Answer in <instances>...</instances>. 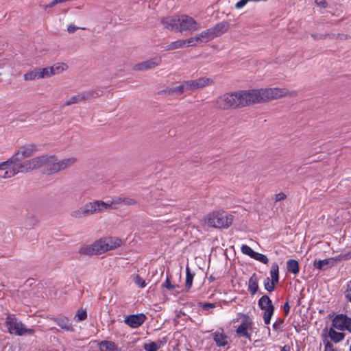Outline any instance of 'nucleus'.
<instances>
[{"mask_svg": "<svg viewBox=\"0 0 351 351\" xmlns=\"http://www.w3.org/2000/svg\"><path fill=\"white\" fill-rule=\"evenodd\" d=\"M270 275L271 278V280L278 284L279 281V267L276 263H274L271 265Z\"/></svg>", "mask_w": 351, "mask_h": 351, "instance_id": "33", "label": "nucleus"}, {"mask_svg": "<svg viewBox=\"0 0 351 351\" xmlns=\"http://www.w3.org/2000/svg\"><path fill=\"white\" fill-rule=\"evenodd\" d=\"M161 23L165 28L179 32V16L163 17Z\"/></svg>", "mask_w": 351, "mask_h": 351, "instance_id": "17", "label": "nucleus"}, {"mask_svg": "<svg viewBox=\"0 0 351 351\" xmlns=\"http://www.w3.org/2000/svg\"><path fill=\"white\" fill-rule=\"evenodd\" d=\"M197 36L198 38H199V41L202 43H206L215 38L211 28L207 29L202 32L200 34H197Z\"/></svg>", "mask_w": 351, "mask_h": 351, "instance_id": "31", "label": "nucleus"}, {"mask_svg": "<svg viewBox=\"0 0 351 351\" xmlns=\"http://www.w3.org/2000/svg\"><path fill=\"white\" fill-rule=\"evenodd\" d=\"M38 69L40 78H46L53 75V72L51 71L53 69V68L45 67L38 68Z\"/></svg>", "mask_w": 351, "mask_h": 351, "instance_id": "38", "label": "nucleus"}, {"mask_svg": "<svg viewBox=\"0 0 351 351\" xmlns=\"http://www.w3.org/2000/svg\"><path fill=\"white\" fill-rule=\"evenodd\" d=\"M324 351H335L333 348V345L329 341H327L325 343Z\"/></svg>", "mask_w": 351, "mask_h": 351, "instance_id": "59", "label": "nucleus"}, {"mask_svg": "<svg viewBox=\"0 0 351 351\" xmlns=\"http://www.w3.org/2000/svg\"><path fill=\"white\" fill-rule=\"evenodd\" d=\"M56 5H57V3L56 2V0H53L45 6V9L51 8L55 6Z\"/></svg>", "mask_w": 351, "mask_h": 351, "instance_id": "62", "label": "nucleus"}, {"mask_svg": "<svg viewBox=\"0 0 351 351\" xmlns=\"http://www.w3.org/2000/svg\"><path fill=\"white\" fill-rule=\"evenodd\" d=\"M5 324L8 332L15 335L22 336L25 334L32 335L34 332V329L26 328L25 326L21 321H19L12 315L7 317Z\"/></svg>", "mask_w": 351, "mask_h": 351, "instance_id": "4", "label": "nucleus"}, {"mask_svg": "<svg viewBox=\"0 0 351 351\" xmlns=\"http://www.w3.org/2000/svg\"><path fill=\"white\" fill-rule=\"evenodd\" d=\"M183 47H184L183 40H178L172 42L169 45H168L165 47V50H167V51L173 50V49H179V48H181Z\"/></svg>", "mask_w": 351, "mask_h": 351, "instance_id": "36", "label": "nucleus"}, {"mask_svg": "<svg viewBox=\"0 0 351 351\" xmlns=\"http://www.w3.org/2000/svg\"><path fill=\"white\" fill-rule=\"evenodd\" d=\"M276 285L277 284L271 280L269 277H267L264 280L265 289L269 292L273 291Z\"/></svg>", "mask_w": 351, "mask_h": 351, "instance_id": "39", "label": "nucleus"}, {"mask_svg": "<svg viewBox=\"0 0 351 351\" xmlns=\"http://www.w3.org/2000/svg\"><path fill=\"white\" fill-rule=\"evenodd\" d=\"M38 79H40L38 68H36L24 75L25 80H35Z\"/></svg>", "mask_w": 351, "mask_h": 351, "instance_id": "34", "label": "nucleus"}, {"mask_svg": "<svg viewBox=\"0 0 351 351\" xmlns=\"http://www.w3.org/2000/svg\"><path fill=\"white\" fill-rule=\"evenodd\" d=\"M79 253L88 256L103 254L101 245L100 244L99 239L90 245L82 246L79 250Z\"/></svg>", "mask_w": 351, "mask_h": 351, "instance_id": "12", "label": "nucleus"}, {"mask_svg": "<svg viewBox=\"0 0 351 351\" xmlns=\"http://www.w3.org/2000/svg\"><path fill=\"white\" fill-rule=\"evenodd\" d=\"M123 204L125 206H134L138 204V202L132 197H118L113 199L110 204Z\"/></svg>", "mask_w": 351, "mask_h": 351, "instance_id": "22", "label": "nucleus"}, {"mask_svg": "<svg viewBox=\"0 0 351 351\" xmlns=\"http://www.w3.org/2000/svg\"><path fill=\"white\" fill-rule=\"evenodd\" d=\"M64 66H65V64H54L53 66H51L50 68L53 69V70H51V71L53 72V75L59 73L60 72L63 71Z\"/></svg>", "mask_w": 351, "mask_h": 351, "instance_id": "49", "label": "nucleus"}, {"mask_svg": "<svg viewBox=\"0 0 351 351\" xmlns=\"http://www.w3.org/2000/svg\"><path fill=\"white\" fill-rule=\"evenodd\" d=\"M13 167L12 168V169H10V170H6L3 174V176H2V178H11L12 176H14V175H16V173H18V171H16V168L15 167L14 165H12Z\"/></svg>", "mask_w": 351, "mask_h": 351, "instance_id": "47", "label": "nucleus"}, {"mask_svg": "<svg viewBox=\"0 0 351 351\" xmlns=\"http://www.w3.org/2000/svg\"><path fill=\"white\" fill-rule=\"evenodd\" d=\"M249 1H251V0H240L235 4V8L237 9H241L243 8Z\"/></svg>", "mask_w": 351, "mask_h": 351, "instance_id": "53", "label": "nucleus"}, {"mask_svg": "<svg viewBox=\"0 0 351 351\" xmlns=\"http://www.w3.org/2000/svg\"><path fill=\"white\" fill-rule=\"evenodd\" d=\"M283 311H284V313L285 314V315H287L289 313V311H290V306L289 304V302H286L285 304H284V306H283Z\"/></svg>", "mask_w": 351, "mask_h": 351, "instance_id": "61", "label": "nucleus"}, {"mask_svg": "<svg viewBox=\"0 0 351 351\" xmlns=\"http://www.w3.org/2000/svg\"><path fill=\"white\" fill-rule=\"evenodd\" d=\"M228 337L223 332L222 328H219L213 333V339L219 347L225 346L228 343Z\"/></svg>", "mask_w": 351, "mask_h": 351, "instance_id": "19", "label": "nucleus"}, {"mask_svg": "<svg viewBox=\"0 0 351 351\" xmlns=\"http://www.w3.org/2000/svg\"><path fill=\"white\" fill-rule=\"evenodd\" d=\"M234 217L225 211H215L208 214L207 223L215 228H228L233 222Z\"/></svg>", "mask_w": 351, "mask_h": 351, "instance_id": "3", "label": "nucleus"}, {"mask_svg": "<svg viewBox=\"0 0 351 351\" xmlns=\"http://www.w3.org/2000/svg\"><path fill=\"white\" fill-rule=\"evenodd\" d=\"M230 27V24L227 21H222L210 27L213 35L215 37L219 36L226 32Z\"/></svg>", "mask_w": 351, "mask_h": 351, "instance_id": "21", "label": "nucleus"}, {"mask_svg": "<svg viewBox=\"0 0 351 351\" xmlns=\"http://www.w3.org/2000/svg\"><path fill=\"white\" fill-rule=\"evenodd\" d=\"M198 306L204 311H210L215 308V304L210 302H199Z\"/></svg>", "mask_w": 351, "mask_h": 351, "instance_id": "46", "label": "nucleus"}, {"mask_svg": "<svg viewBox=\"0 0 351 351\" xmlns=\"http://www.w3.org/2000/svg\"><path fill=\"white\" fill-rule=\"evenodd\" d=\"M78 29H80L79 27H77L75 25L71 24V25L68 26L67 31H68L69 33L73 34V33H74ZM80 29H84V28H81V27H80Z\"/></svg>", "mask_w": 351, "mask_h": 351, "instance_id": "57", "label": "nucleus"}, {"mask_svg": "<svg viewBox=\"0 0 351 351\" xmlns=\"http://www.w3.org/2000/svg\"><path fill=\"white\" fill-rule=\"evenodd\" d=\"M86 317H87V313H86V311L84 310V309L79 311L75 316V319L77 321H80V322L85 320L86 319Z\"/></svg>", "mask_w": 351, "mask_h": 351, "instance_id": "45", "label": "nucleus"}, {"mask_svg": "<svg viewBox=\"0 0 351 351\" xmlns=\"http://www.w3.org/2000/svg\"><path fill=\"white\" fill-rule=\"evenodd\" d=\"M182 93H184V91H183V87L182 86V84H180L178 86L168 88L167 89H165V90H160V92H158V94H165L168 96H171L173 95H180Z\"/></svg>", "mask_w": 351, "mask_h": 351, "instance_id": "27", "label": "nucleus"}, {"mask_svg": "<svg viewBox=\"0 0 351 351\" xmlns=\"http://www.w3.org/2000/svg\"><path fill=\"white\" fill-rule=\"evenodd\" d=\"M345 297L351 295V280L346 284V290L344 291Z\"/></svg>", "mask_w": 351, "mask_h": 351, "instance_id": "54", "label": "nucleus"}, {"mask_svg": "<svg viewBox=\"0 0 351 351\" xmlns=\"http://www.w3.org/2000/svg\"><path fill=\"white\" fill-rule=\"evenodd\" d=\"M258 278L256 273H254L248 282V291L252 295H254L258 289Z\"/></svg>", "mask_w": 351, "mask_h": 351, "instance_id": "26", "label": "nucleus"}, {"mask_svg": "<svg viewBox=\"0 0 351 351\" xmlns=\"http://www.w3.org/2000/svg\"><path fill=\"white\" fill-rule=\"evenodd\" d=\"M51 319L60 328L66 332H73L74 328L70 319L65 316H58L51 317Z\"/></svg>", "mask_w": 351, "mask_h": 351, "instance_id": "15", "label": "nucleus"}, {"mask_svg": "<svg viewBox=\"0 0 351 351\" xmlns=\"http://www.w3.org/2000/svg\"><path fill=\"white\" fill-rule=\"evenodd\" d=\"M258 305L261 310H263L264 312H267V310H269L270 307L275 310L274 306L272 304V302L269 297L267 295H263L258 301Z\"/></svg>", "mask_w": 351, "mask_h": 351, "instance_id": "23", "label": "nucleus"}, {"mask_svg": "<svg viewBox=\"0 0 351 351\" xmlns=\"http://www.w3.org/2000/svg\"><path fill=\"white\" fill-rule=\"evenodd\" d=\"M36 146L34 144H28L21 146L17 152H16L10 158L11 163L20 162L26 158L33 156L36 152Z\"/></svg>", "mask_w": 351, "mask_h": 351, "instance_id": "6", "label": "nucleus"}, {"mask_svg": "<svg viewBox=\"0 0 351 351\" xmlns=\"http://www.w3.org/2000/svg\"><path fill=\"white\" fill-rule=\"evenodd\" d=\"M143 348L146 351H157L160 348V346H158L156 342H151L144 344Z\"/></svg>", "mask_w": 351, "mask_h": 351, "instance_id": "42", "label": "nucleus"}, {"mask_svg": "<svg viewBox=\"0 0 351 351\" xmlns=\"http://www.w3.org/2000/svg\"><path fill=\"white\" fill-rule=\"evenodd\" d=\"M99 346L101 351H115L117 349L114 342L106 340L100 341Z\"/></svg>", "mask_w": 351, "mask_h": 351, "instance_id": "30", "label": "nucleus"}, {"mask_svg": "<svg viewBox=\"0 0 351 351\" xmlns=\"http://www.w3.org/2000/svg\"><path fill=\"white\" fill-rule=\"evenodd\" d=\"M199 28V24L192 17L188 15L179 16V32H195Z\"/></svg>", "mask_w": 351, "mask_h": 351, "instance_id": "9", "label": "nucleus"}, {"mask_svg": "<svg viewBox=\"0 0 351 351\" xmlns=\"http://www.w3.org/2000/svg\"><path fill=\"white\" fill-rule=\"evenodd\" d=\"M284 322V319L278 318L273 324V328L274 330H278L281 328V326Z\"/></svg>", "mask_w": 351, "mask_h": 351, "instance_id": "51", "label": "nucleus"}, {"mask_svg": "<svg viewBox=\"0 0 351 351\" xmlns=\"http://www.w3.org/2000/svg\"><path fill=\"white\" fill-rule=\"evenodd\" d=\"M70 216L75 219H79L87 217L83 206L73 210L70 213Z\"/></svg>", "mask_w": 351, "mask_h": 351, "instance_id": "32", "label": "nucleus"}, {"mask_svg": "<svg viewBox=\"0 0 351 351\" xmlns=\"http://www.w3.org/2000/svg\"><path fill=\"white\" fill-rule=\"evenodd\" d=\"M315 2L316 3V5H317L318 6H320L323 8H326L328 5V3L325 0H315Z\"/></svg>", "mask_w": 351, "mask_h": 351, "instance_id": "60", "label": "nucleus"}, {"mask_svg": "<svg viewBox=\"0 0 351 351\" xmlns=\"http://www.w3.org/2000/svg\"><path fill=\"white\" fill-rule=\"evenodd\" d=\"M186 276L185 287L189 290L191 288V287L193 285V280L195 274L191 271L189 267H186Z\"/></svg>", "mask_w": 351, "mask_h": 351, "instance_id": "35", "label": "nucleus"}, {"mask_svg": "<svg viewBox=\"0 0 351 351\" xmlns=\"http://www.w3.org/2000/svg\"><path fill=\"white\" fill-rule=\"evenodd\" d=\"M53 162V156H41L32 159L33 169H38L45 165L51 167V162Z\"/></svg>", "mask_w": 351, "mask_h": 351, "instance_id": "18", "label": "nucleus"}, {"mask_svg": "<svg viewBox=\"0 0 351 351\" xmlns=\"http://www.w3.org/2000/svg\"><path fill=\"white\" fill-rule=\"evenodd\" d=\"M286 197H287L286 194L282 192H280L276 195L275 200H276V202H278V201L283 200V199H286Z\"/></svg>", "mask_w": 351, "mask_h": 351, "instance_id": "58", "label": "nucleus"}, {"mask_svg": "<svg viewBox=\"0 0 351 351\" xmlns=\"http://www.w3.org/2000/svg\"><path fill=\"white\" fill-rule=\"evenodd\" d=\"M100 244L101 245V249L103 253L116 249L121 246L122 242L121 240L119 238H101L99 239Z\"/></svg>", "mask_w": 351, "mask_h": 351, "instance_id": "14", "label": "nucleus"}, {"mask_svg": "<svg viewBox=\"0 0 351 351\" xmlns=\"http://www.w3.org/2000/svg\"><path fill=\"white\" fill-rule=\"evenodd\" d=\"M161 63L162 58L160 56H156L149 60L136 64L134 66L133 69L136 71H146L156 68L160 65Z\"/></svg>", "mask_w": 351, "mask_h": 351, "instance_id": "11", "label": "nucleus"}, {"mask_svg": "<svg viewBox=\"0 0 351 351\" xmlns=\"http://www.w3.org/2000/svg\"><path fill=\"white\" fill-rule=\"evenodd\" d=\"M287 269L289 273L295 275L298 274L300 271V265L298 261L295 259H289L287 262Z\"/></svg>", "mask_w": 351, "mask_h": 351, "instance_id": "29", "label": "nucleus"}, {"mask_svg": "<svg viewBox=\"0 0 351 351\" xmlns=\"http://www.w3.org/2000/svg\"><path fill=\"white\" fill-rule=\"evenodd\" d=\"M281 351H290V347L288 346H285L282 348Z\"/></svg>", "mask_w": 351, "mask_h": 351, "instance_id": "64", "label": "nucleus"}, {"mask_svg": "<svg viewBox=\"0 0 351 351\" xmlns=\"http://www.w3.org/2000/svg\"><path fill=\"white\" fill-rule=\"evenodd\" d=\"M252 104L263 103L269 100L277 99L288 94L286 88H270L259 90H250Z\"/></svg>", "mask_w": 351, "mask_h": 351, "instance_id": "2", "label": "nucleus"}, {"mask_svg": "<svg viewBox=\"0 0 351 351\" xmlns=\"http://www.w3.org/2000/svg\"><path fill=\"white\" fill-rule=\"evenodd\" d=\"M213 80L208 77H200L194 80L184 81L181 84L185 91H193L198 88H204L213 84Z\"/></svg>", "mask_w": 351, "mask_h": 351, "instance_id": "8", "label": "nucleus"}, {"mask_svg": "<svg viewBox=\"0 0 351 351\" xmlns=\"http://www.w3.org/2000/svg\"><path fill=\"white\" fill-rule=\"evenodd\" d=\"M311 36L315 40L326 39L327 38V35L320 34H311Z\"/></svg>", "mask_w": 351, "mask_h": 351, "instance_id": "56", "label": "nucleus"}, {"mask_svg": "<svg viewBox=\"0 0 351 351\" xmlns=\"http://www.w3.org/2000/svg\"><path fill=\"white\" fill-rule=\"evenodd\" d=\"M252 324L251 319L247 317V319L243 322L237 329V333L241 336H243L250 339V335L247 332V329L249 325Z\"/></svg>", "mask_w": 351, "mask_h": 351, "instance_id": "25", "label": "nucleus"}, {"mask_svg": "<svg viewBox=\"0 0 351 351\" xmlns=\"http://www.w3.org/2000/svg\"><path fill=\"white\" fill-rule=\"evenodd\" d=\"M198 36L196 35L194 37H191L187 39L182 40L184 43V45H187L188 46H195L197 43L200 42L199 40Z\"/></svg>", "mask_w": 351, "mask_h": 351, "instance_id": "40", "label": "nucleus"}, {"mask_svg": "<svg viewBox=\"0 0 351 351\" xmlns=\"http://www.w3.org/2000/svg\"><path fill=\"white\" fill-rule=\"evenodd\" d=\"M328 337L334 343H339L345 337V333L337 332L334 328L331 327L328 331Z\"/></svg>", "mask_w": 351, "mask_h": 351, "instance_id": "28", "label": "nucleus"}, {"mask_svg": "<svg viewBox=\"0 0 351 351\" xmlns=\"http://www.w3.org/2000/svg\"><path fill=\"white\" fill-rule=\"evenodd\" d=\"M327 38H330L331 39H337L339 38H340L341 39H347L348 38V36L347 35H343V34H327Z\"/></svg>", "mask_w": 351, "mask_h": 351, "instance_id": "50", "label": "nucleus"}, {"mask_svg": "<svg viewBox=\"0 0 351 351\" xmlns=\"http://www.w3.org/2000/svg\"><path fill=\"white\" fill-rule=\"evenodd\" d=\"M87 217L96 213H101L105 210L111 208V204L104 202L102 200H95L87 202L83 206Z\"/></svg>", "mask_w": 351, "mask_h": 351, "instance_id": "7", "label": "nucleus"}, {"mask_svg": "<svg viewBox=\"0 0 351 351\" xmlns=\"http://www.w3.org/2000/svg\"><path fill=\"white\" fill-rule=\"evenodd\" d=\"M81 97V95L79 93L78 94L71 97L68 101H66L65 104L63 105V106H68L72 104H75L82 102L83 101Z\"/></svg>", "mask_w": 351, "mask_h": 351, "instance_id": "37", "label": "nucleus"}, {"mask_svg": "<svg viewBox=\"0 0 351 351\" xmlns=\"http://www.w3.org/2000/svg\"><path fill=\"white\" fill-rule=\"evenodd\" d=\"M251 99L250 90L226 93L216 99L215 107L223 110L241 108L252 105Z\"/></svg>", "mask_w": 351, "mask_h": 351, "instance_id": "1", "label": "nucleus"}, {"mask_svg": "<svg viewBox=\"0 0 351 351\" xmlns=\"http://www.w3.org/2000/svg\"><path fill=\"white\" fill-rule=\"evenodd\" d=\"M348 321H350V317L345 314L337 315L332 321V326L339 330H345L346 326L348 324Z\"/></svg>", "mask_w": 351, "mask_h": 351, "instance_id": "16", "label": "nucleus"}, {"mask_svg": "<svg viewBox=\"0 0 351 351\" xmlns=\"http://www.w3.org/2000/svg\"><path fill=\"white\" fill-rule=\"evenodd\" d=\"M12 165L11 162L10 161V158L5 161L0 162V170H6L8 169V167Z\"/></svg>", "mask_w": 351, "mask_h": 351, "instance_id": "55", "label": "nucleus"}, {"mask_svg": "<svg viewBox=\"0 0 351 351\" xmlns=\"http://www.w3.org/2000/svg\"><path fill=\"white\" fill-rule=\"evenodd\" d=\"M274 313V308L271 307H270L269 310H267V312H264L263 319L265 324H269L270 323Z\"/></svg>", "mask_w": 351, "mask_h": 351, "instance_id": "43", "label": "nucleus"}, {"mask_svg": "<svg viewBox=\"0 0 351 351\" xmlns=\"http://www.w3.org/2000/svg\"><path fill=\"white\" fill-rule=\"evenodd\" d=\"M133 281L141 288H143L146 286L145 280L139 275H136L133 278Z\"/></svg>", "mask_w": 351, "mask_h": 351, "instance_id": "48", "label": "nucleus"}, {"mask_svg": "<svg viewBox=\"0 0 351 351\" xmlns=\"http://www.w3.org/2000/svg\"><path fill=\"white\" fill-rule=\"evenodd\" d=\"M241 250L242 253L248 255L251 258L253 257V255L255 252L250 246L247 245H243L241 247Z\"/></svg>", "mask_w": 351, "mask_h": 351, "instance_id": "44", "label": "nucleus"}, {"mask_svg": "<svg viewBox=\"0 0 351 351\" xmlns=\"http://www.w3.org/2000/svg\"><path fill=\"white\" fill-rule=\"evenodd\" d=\"M76 160L75 158L71 157L56 161V157L53 156V162H51V167L47 169L48 173L53 174L66 169L73 166L76 162Z\"/></svg>", "mask_w": 351, "mask_h": 351, "instance_id": "5", "label": "nucleus"}, {"mask_svg": "<svg viewBox=\"0 0 351 351\" xmlns=\"http://www.w3.org/2000/svg\"><path fill=\"white\" fill-rule=\"evenodd\" d=\"M80 93L81 95L82 101H85L86 100L101 96L104 94V90L101 88L96 87L88 91H84Z\"/></svg>", "mask_w": 351, "mask_h": 351, "instance_id": "20", "label": "nucleus"}, {"mask_svg": "<svg viewBox=\"0 0 351 351\" xmlns=\"http://www.w3.org/2000/svg\"><path fill=\"white\" fill-rule=\"evenodd\" d=\"M162 287L167 288L169 290H172L175 288V286L171 283L170 280L168 277H167L166 280L162 285Z\"/></svg>", "mask_w": 351, "mask_h": 351, "instance_id": "52", "label": "nucleus"}, {"mask_svg": "<svg viewBox=\"0 0 351 351\" xmlns=\"http://www.w3.org/2000/svg\"><path fill=\"white\" fill-rule=\"evenodd\" d=\"M14 165L16 168V171L19 172H27L29 170H32L33 166L32 165V159L26 160L23 162H16L15 163H11Z\"/></svg>", "mask_w": 351, "mask_h": 351, "instance_id": "24", "label": "nucleus"}, {"mask_svg": "<svg viewBox=\"0 0 351 351\" xmlns=\"http://www.w3.org/2000/svg\"><path fill=\"white\" fill-rule=\"evenodd\" d=\"M345 330H348L351 333V318L350 321H348V324L346 326Z\"/></svg>", "mask_w": 351, "mask_h": 351, "instance_id": "63", "label": "nucleus"}, {"mask_svg": "<svg viewBox=\"0 0 351 351\" xmlns=\"http://www.w3.org/2000/svg\"><path fill=\"white\" fill-rule=\"evenodd\" d=\"M252 258L258 261L263 264H267L269 262V259L265 255L256 252H254Z\"/></svg>", "mask_w": 351, "mask_h": 351, "instance_id": "41", "label": "nucleus"}, {"mask_svg": "<svg viewBox=\"0 0 351 351\" xmlns=\"http://www.w3.org/2000/svg\"><path fill=\"white\" fill-rule=\"evenodd\" d=\"M146 319L147 317L143 313L132 314L125 318L124 323L132 328H137L145 322Z\"/></svg>", "mask_w": 351, "mask_h": 351, "instance_id": "13", "label": "nucleus"}, {"mask_svg": "<svg viewBox=\"0 0 351 351\" xmlns=\"http://www.w3.org/2000/svg\"><path fill=\"white\" fill-rule=\"evenodd\" d=\"M350 258H351V256L347 254L344 256L339 255L337 257L329 258L324 260H315L313 262V266L314 267L319 270H326L328 268H331L332 267L335 266L338 261H340L343 258L347 259Z\"/></svg>", "mask_w": 351, "mask_h": 351, "instance_id": "10", "label": "nucleus"}]
</instances>
